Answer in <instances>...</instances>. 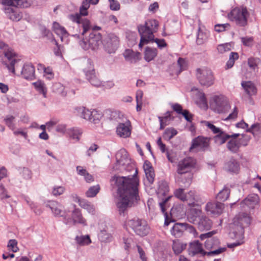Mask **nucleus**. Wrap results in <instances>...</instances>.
I'll use <instances>...</instances> for the list:
<instances>
[{
    "label": "nucleus",
    "instance_id": "55",
    "mask_svg": "<svg viewBox=\"0 0 261 261\" xmlns=\"http://www.w3.org/2000/svg\"><path fill=\"white\" fill-rule=\"evenodd\" d=\"M172 197L171 195H167V197H165L162 199V201L159 202V205L162 212L165 213L166 210V206H168V201Z\"/></svg>",
    "mask_w": 261,
    "mask_h": 261
},
{
    "label": "nucleus",
    "instance_id": "25",
    "mask_svg": "<svg viewBox=\"0 0 261 261\" xmlns=\"http://www.w3.org/2000/svg\"><path fill=\"white\" fill-rule=\"evenodd\" d=\"M123 55L125 59L132 63H136L141 59V54L132 49H126Z\"/></svg>",
    "mask_w": 261,
    "mask_h": 261
},
{
    "label": "nucleus",
    "instance_id": "13",
    "mask_svg": "<svg viewBox=\"0 0 261 261\" xmlns=\"http://www.w3.org/2000/svg\"><path fill=\"white\" fill-rule=\"evenodd\" d=\"M196 161L193 158L187 157L178 162L176 172L179 175L189 173L191 169L194 167Z\"/></svg>",
    "mask_w": 261,
    "mask_h": 261
},
{
    "label": "nucleus",
    "instance_id": "39",
    "mask_svg": "<svg viewBox=\"0 0 261 261\" xmlns=\"http://www.w3.org/2000/svg\"><path fill=\"white\" fill-rule=\"evenodd\" d=\"M192 174L191 173H185L180 175L179 181L184 185L185 187H188L192 182Z\"/></svg>",
    "mask_w": 261,
    "mask_h": 261
},
{
    "label": "nucleus",
    "instance_id": "51",
    "mask_svg": "<svg viewBox=\"0 0 261 261\" xmlns=\"http://www.w3.org/2000/svg\"><path fill=\"white\" fill-rule=\"evenodd\" d=\"M99 239L103 242H110L112 239V235L106 230H101L98 235Z\"/></svg>",
    "mask_w": 261,
    "mask_h": 261
},
{
    "label": "nucleus",
    "instance_id": "6",
    "mask_svg": "<svg viewBox=\"0 0 261 261\" xmlns=\"http://www.w3.org/2000/svg\"><path fill=\"white\" fill-rule=\"evenodd\" d=\"M196 76L201 86L209 87L214 83L215 77L213 72L205 67L197 68Z\"/></svg>",
    "mask_w": 261,
    "mask_h": 261
},
{
    "label": "nucleus",
    "instance_id": "52",
    "mask_svg": "<svg viewBox=\"0 0 261 261\" xmlns=\"http://www.w3.org/2000/svg\"><path fill=\"white\" fill-rule=\"evenodd\" d=\"M185 201L187 202L189 205L194 206L195 201V193L194 191H190L186 194Z\"/></svg>",
    "mask_w": 261,
    "mask_h": 261
},
{
    "label": "nucleus",
    "instance_id": "15",
    "mask_svg": "<svg viewBox=\"0 0 261 261\" xmlns=\"http://www.w3.org/2000/svg\"><path fill=\"white\" fill-rule=\"evenodd\" d=\"M251 222V218L246 213H240L233 219V224L239 228V231L242 233L244 228L248 226Z\"/></svg>",
    "mask_w": 261,
    "mask_h": 261
},
{
    "label": "nucleus",
    "instance_id": "32",
    "mask_svg": "<svg viewBox=\"0 0 261 261\" xmlns=\"http://www.w3.org/2000/svg\"><path fill=\"white\" fill-rule=\"evenodd\" d=\"M225 168L229 172L237 173L239 170L240 165L236 160L231 159L226 163Z\"/></svg>",
    "mask_w": 261,
    "mask_h": 261
},
{
    "label": "nucleus",
    "instance_id": "61",
    "mask_svg": "<svg viewBox=\"0 0 261 261\" xmlns=\"http://www.w3.org/2000/svg\"><path fill=\"white\" fill-rule=\"evenodd\" d=\"M110 2V8L113 11H118L120 8L119 3L116 0H109Z\"/></svg>",
    "mask_w": 261,
    "mask_h": 261
},
{
    "label": "nucleus",
    "instance_id": "16",
    "mask_svg": "<svg viewBox=\"0 0 261 261\" xmlns=\"http://www.w3.org/2000/svg\"><path fill=\"white\" fill-rule=\"evenodd\" d=\"M64 222L66 224H70L73 223L74 224H80L83 226L87 225L86 219L83 217L81 210L75 208L72 212L71 218H64Z\"/></svg>",
    "mask_w": 261,
    "mask_h": 261
},
{
    "label": "nucleus",
    "instance_id": "5",
    "mask_svg": "<svg viewBox=\"0 0 261 261\" xmlns=\"http://www.w3.org/2000/svg\"><path fill=\"white\" fill-rule=\"evenodd\" d=\"M249 13L245 7H236L233 9L230 14V19L240 27H245L247 24Z\"/></svg>",
    "mask_w": 261,
    "mask_h": 261
},
{
    "label": "nucleus",
    "instance_id": "21",
    "mask_svg": "<svg viewBox=\"0 0 261 261\" xmlns=\"http://www.w3.org/2000/svg\"><path fill=\"white\" fill-rule=\"evenodd\" d=\"M46 206L49 208L55 216H64L63 206L56 201H50L46 204Z\"/></svg>",
    "mask_w": 261,
    "mask_h": 261
},
{
    "label": "nucleus",
    "instance_id": "11",
    "mask_svg": "<svg viewBox=\"0 0 261 261\" xmlns=\"http://www.w3.org/2000/svg\"><path fill=\"white\" fill-rule=\"evenodd\" d=\"M87 64L89 65L88 68L84 69V71L87 80L90 84L95 87H100L102 85V82L98 78L93 68L92 62L90 59L87 60Z\"/></svg>",
    "mask_w": 261,
    "mask_h": 261
},
{
    "label": "nucleus",
    "instance_id": "53",
    "mask_svg": "<svg viewBox=\"0 0 261 261\" xmlns=\"http://www.w3.org/2000/svg\"><path fill=\"white\" fill-rule=\"evenodd\" d=\"M186 247V244H184L180 242H174L173 243L172 248L174 253L178 254L182 252Z\"/></svg>",
    "mask_w": 261,
    "mask_h": 261
},
{
    "label": "nucleus",
    "instance_id": "35",
    "mask_svg": "<svg viewBox=\"0 0 261 261\" xmlns=\"http://www.w3.org/2000/svg\"><path fill=\"white\" fill-rule=\"evenodd\" d=\"M230 190L228 187L225 186L217 195V199L222 201H226L229 197Z\"/></svg>",
    "mask_w": 261,
    "mask_h": 261
},
{
    "label": "nucleus",
    "instance_id": "58",
    "mask_svg": "<svg viewBox=\"0 0 261 261\" xmlns=\"http://www.w3.org/2000/svg\"><path fill=\"white\" fill-rule=\"evenodd\" d=\"M65 189L63 186H56L53 189L52 194L55 196H60L65 192Z\"/></svg>",
    "mask_w": 261,
    "mask_h": 261
},
{
    "label": "nucleus",
    "instance_id": "56",
    "mask_svg": "<svg viewBox=\"0 0 261 261\" xmlns=\"http://www.w3.org/2000/svg\"><path fill=\"white\" fill-rule=\"evenodd\" d=\"M175 196L179 199L181 201H185L186 199V193H184V189L182 188H179L174 191V192Z\"/></svg>",
    "mask_w": 261,
    "mask_h": 261
},
{
    "label": "nucleus",
    "instance_id": "2",
    "mask_svg": "<svg viewBox=\"0 0 261 261\" xmlns=\"http://www.w3.org/2000/svg\"><path fill=\"white\" fill-rule=\"evenodd\" d=\"M159 22L155 19H148L144 25L138 26V32L141 36L139 46L141 48L143 46L153 40V33L158 29Z\"/></svg>",
    "mask_w": 261,
    "mask_h": 261
},
{
    "label": "nucleus",
    "instance_id": "27",
    "mask_svg": "<svg viewBox=\"0 0 261 261\" xmlns=\"http://www.w3.org/2000/svg\"><path fill=\"white\" fill-rule=\"evenodd\" d=\"M143 168L148 184L149 185L153 184L155 176L153 168L149 163L147 162H145Z\"/></svg>",
    "mask_w": 261,
    "mask_h": 261
},
{
    "label": "nucleus",
    "instance_id": "3",
    "mask_svg": "<svg viewBox=\"0 0 261 261\" xmlns=\"http://www.w3.org/2000/svg\"><path fill=\"white\" fill-rule=\"evenodd\" d=\"M90 4L87 0H84L80 8V13L69 15V18L73 22L79 24L80 27L83 28L82 34L84 35L90 28V23L89 20L86 18H82L81 16H86L88 15V9L90 7Z\"/></svg>",
    "mask_w": 261,
    "mask_h": 261
},
{
    "label": "nucleus",
    "instance_id": "31",
    "mask_svg": "<svg viewBox=\"0 0 261 261\" xmlns=\"http://www.w3.org/2000/svg\"><path fill=\"white\" fill-rule=\"evenodd\" d=\"M158 50L156 48L146 47L144 51V60L149 62L153 60L157 56Z\"/></svg>",
    "mask_w": 261,
    "mask_h": 261
},
{
    "label": "nucleus",
    "instance_id": "36",
    "mask_svg": "<svg viewBox=\"0 0 261 261\" xmlns=\"http://www.w3.org/2000/svg\"><path fill=\"white\" fill-rule=\"evenodd\" d=\"M116 159L119 165H124L127 161V152L124 149L120 150L116 153Z\"/></svg>",
    "mask_w": 261,
    "mask_h": 261
},
{
    "label": "nucleus",
    "instance_id": "24",
    "mask_svg": "<svg viewBox=\"0 0 261 261\" xmlns=\"http://www.w3.org/2000/svg\"><path fill=\"white\" fill-rule=\"evenodd\" d=\"M201 210L196 208H192L188 214L187 219L189 222L197 224L199 218L202 216Z\"/></svg>",
    "mask_w": 261,
    "mask_h": 261
},
{
    "label": "nucleus",
    "instance_id": "63",
    "mask_svg": "<svg viewBox=\"0 0 261 261\" xmlns=\"http://www.w3.org/2000/svg\"><path fill=\"white\" fill-rule=\"evenodd\" d=\"M260 126L259 123H255L252 124L251 127L247 129V131L250 133H252L253 134L255 133L258 132L260 131Z\"/></svg>",
    "mask_w": 261,
    "mask_h": 261
},
{
    "label": "nucleus",
    "instance_id": "44",
    "mask_svg": "<svg viewBox=\"0 0 261 261\" xmlns=\"http://www.w3.org/2000/svg\"><path fill=\"white\" fill-rule=\"evenodd\" d=\"M102 116V113L100 111L94 109L91 111L90 121L93 122L94 124L98 123Z\"/></svg>",
    "mask_w": 261,
    "mask_h": 261
},
{
    "label": "nucleus",
    "instance_id": "46",
    "mask_svg": "<svg viewBox=\"0 0 261 261\" xmlns=\"http://www.w3.org/2000/svg\"><path fill=\"white\" fill-rule=\"evenodd\" d=\"M15 118L14 116L10 115H7L4 119V121L6 125L11 130H14L15 125L14 121Z\"/></svg>",
    "mask_w": 261,
    "mask_h": 261
},
{
    "label": "nucleus",
    "instance_id": "33",
    "mask_svg": "<svg viewBox=\"0 0 261 261\" xmlns=\"http://www.w3.org/2000/svg\"><path fill=\"white\" fill-rule=\"evenodd\" d=\"M231 139L227 144V147L229 150L233 153H237L239 151L240 145L237 138H230Z\"/></svg>",
    "mask_w": 261,
    "mask_h": 261
},
{
    "label": "nucleus",
    "instance_id": "19",
    "mask_svg": "<svg viewBox=\"0 0 261 261\" xmlns=\"http://www.w3.org/2000/svg\"><path fill=\"white\" fill-rule=\"evenodd\" d=\"M10 7H4L3 9L6 16L13 21H20L23 17L22 12Z\"/></svg>",
    "mask_w": 261,
    "mask_h": 261
},
{
    "label": "nucleus",
    "instance_id": "10",
    "mask_svg": "<svg viewBox=\"0 0 261 261\" xmlns=\"http://www.w3.org/2000/svg\"><path fill=\"white\" fill-rule=\"evenodd\" d=\"M0 48L4 49V55L5 57L8 60V63H5V65L8 69L13 72L15 73V64L18 62L14 57L15 56V53L13 52L12 49L8 48V45L3 42H0Z\"/></svg>",
    "mask_w": 261,
    "mask_h": 261
},
{
    "label": "nucleus",
    "instance_id": "14",
    "mask_svg": "<svg viewBox=\"0 0 261 261\" xmlns=\"http://www.w3.org/2000/svg\"><path fill=\"white\" fill-rule=\"evenodd\" d=\"M210 145V139L202 136H198L192 140V145L190 148L191 151L196 149L198 151H204L208 149Z\"/></svg>",
    "mask_w": 261,
    "mask_h": 261
},
{
    "label": "nucleus",
    "instance_id": "59",
    "mask_svg": "<svg viewBox=\"0 0 261 261\" xmlns=\"http://www.w3.org/2000/svg\"><path fill=\"white\" fill-rule=\"evenodd\" d=\"M0 199L3 200L6 198H9L10 196L8 194L7 190L3 184H0Z\"/></svg>",
    "mask_w": 261,
    "mask_h": 261
},
{
    "label": "nucleus",
    "instance_id": "26",
    "mask_svg": "<svg viewBox=\"0 0 261 261\" xmlns=\"http://www.w3.org/2000/svg\"><path fill=\"white\" fill-rule=\"evenodd\" d=\"M186 228V223H176L172 227L171 233L175 237L179 238L182 236Z\"/></svg>",
    "mask_w": 261,
    "mask_h": 261
},
{
    "label": "nucleus",
    "instance_id": "41",
    "mask_svg": "<svg viewBox=\"0 0 261 261\" xmlns=\"http://www.w3.org/2000/svg\"><path fill=\"white\" fill-rule=\"evenodd\" d=\"M75 240L80 246H85L90 244L91 243L89 236H76Z\"/></svg>",
    "mask_w": 261,
    "mask_h": 261
},
{
    "label": "nucleus",
    "instance_id": "9",
    "mask_svg": "<svg viewBox=\"0 0 261 261\" xmlns=\"http://www.w3.org/2000/svg\"><path fill=\"white\" fill-rule=\"evenodd\" d=\"M105 50L109 54L114 53L120 43L119 37L114 33H109L102 42Z\"/></svg>",
    "mask_w": 261,
    "mask_h": 261
},
{
    "label": "nucleus",
    "instance_id": "49",
    "mask_svg": "<svg viewBox=\"0 0 261 261\" xmlns=\"http://www.w3.org/2000/svg\"><path fill=\"white\" fill-rule=\"evenodd\" d=\"M169 191V188L167 185V184L165 182H162L159 185V188L158 189V195L160 197V196H166L167 195Z\"/></svg>",
    "mask_w": 261,
    "mask_h": 261
},
{
    "label": "nucleus",
    "instance_id": "43",
    "mask_svg": "<svg viewBox=\"0 0 261 261\" xmlns=\"http://www.w3.org/2000/svg\"><path fill=\"white\" fill-rule=\"evenodd\" d=\"M233 46V43L232 42L221 44L218 45L217 50L220 54H224L231 50Z\"/></svg>",
    "mask_w": 261,
    "mask_h": 261
},
{
    "label": "nucleus",
    "instance_id": "1",
    "mask_svg": "<svg viewBox=\"0 0 261 261\" xmlns=\"http://www.w3.org/2000/svg\"><path fill=\"white\" fill-rule=\"evenodd\" d=\"M137 171L129 177L125 176H114L115 181L118 189V201L117 207L119 214H124L127 208L137 205L140 201L138 186L139 180L136 177Z\"/></svg>",
    "mask_w": 261,
    "mask_h": 261
},
{
    "label": "nucleus",
    "instance_id": "48",
    "mask_svg": "<svg viewBox=\"0 0 261 261\" xmlns=\"http://www.w3.org/2000/svg\"><path fill=\"white\" fill-rule=\"evenodd\" d=\"M177 134V131L173 127L167 128L164 133V137L168 140H171Z\"/></svg>",
    "mask_w": 261,
    "mask_h": 261
},
{
    "label": "nucleus",
    "instance_id": "28",
    "mask_svg": "<svg viewBox=\"0 0 261 261\" xmlns=\"http://www.w3.org/2000/svg\"><path fill=\"white\" fill-rule=\"evenodd\" d=\"M240 136V134H233L232 135H228L224 132H221L220 133L217 134L215 137V142L219 144H224L226 141L230 138H238Z\"/></svg>",
    "mask_w": 261,
    "mask_h": 261
},
{
    "label": "nucleus",
    "instance_id": "17",
    "mask_svg": "<svg viewBox=\"0 0 261 261\" xmlns=\"http://www.w3.org/2000/svg\"><path fill=\"white\" fill-rule=\"evenodd\" d=\"M131 130V123L126 119L123 122L119 123L116 127V134L121 138H126L130 136Z\"/></svg>",
    "mask_w": 261,
    "mask_h": 261
},
{
    "label": "nucleus",
    "instance_id": "57",
    "mask_svg": "<svg viewBox=\"0 0 261 261\" xmlns=\"http://www.w3.org/2000/svg\"><path fill=\"white\" fill-rule=\"evenodd\" d=\"M167 114H168V116H164V117L159 116L158 117V119L159 120L160 123V129L161 130L163 129L167 124V123H164V120H168L171 116L170 112H169V111L167 112Z\"/></svg>",
    "mask_w": 261,
    "mask_h": 261
},
{
    "label": "nucleus",
    "instance_id": "29",
    "mask_svg": "<svg viewBox=\"0 0 261 261\" xmlns=\"http://www.w3.org/2000/svg\"><path fill=\"white\" fill-rule=\"evenodd\" d=\"M241 85L245 92L249 96L255 95L257 90L254 84L251 81H243Z\"/></svg>",
    "mask_w": 261,
    "mask_h": 261
},
{
    "label": "nucleus",
    "instance_id": "64",
    "mask_svg": "<svg viewBox=\"0 0 261 261\" xmlns=\"http://www.w3.org/2000/svg\"><path fill=\"white\" fill-rule=\"evenodd\" d=\"M17 244V242L16 240H10L8 244V247L11 248L13 252H15L17 251L18 249Z\"/></svg>",
    "mask_w": 261,
    "mask_h": 261
},
{
    "label": "nucleus",
    "instance_id": "50",
    "mask_svg": "<svg viewBox=\"0 0 261 261\" xmlns=\"http://www.w3.org/2000/svg\"><path fill=\"white\" fill-rule=\"evenodd\" d=\"M260 63V60L258 58H250L248 60L249 67L254 70L258 68V66Z\"/></svg>",
    "mask_w": 261,
    "mask_h": 261
},
{
    "label": "nucleus",
    "instance_id": "20",
    "mask_svg": "<svg viewBox=\"0 0 261 261\" xmlns=\"http://www.w3.org/2000/svg\"><path fill=\"white\" fill-rule=\"evenodd\" d=\"M259 201V197L257 194H251L244 199L240 203V207L245 210L246 208H253L254 205L257 204Z\"/></svg>",
    "mask_w": 261,
    "mask_h": 261
},
{
    "label": "nucleus",
    "instance_id": "54",
    "mask_svg": "<svg viewBox=\"0 0 261 261\" xmlns=\"http://www.w3.org/2000/svg\"><path fill=\"white\" fill-rule=\"evenodd\" d=\"M80 205L83 208L86 210L89 213L94 214L95 212V208L93 205L91 204L89 202L86 201H81L80 202Z\"/></svg>",
    "mask_w": 261,
    "mask_h": 261
},
{
    "label": "nucleus",
    "instance_id": "42",
    "mask_svg": "<svg viewBox=\"0 0 261 261\" xmlns=\"http://www.w3.org/2000/svg\"><path fill=\"white\" fill-rule=\"evenodd\" d=\"M68 133L70 138L79 141L83 132L81 129L75 127L69 129Z\"/></svg>",
    "mask_w": 261,
    "mask_h": 261
},
{
    "label": "nucleus",
    "instance_id": "37",
    "mask_svg": "<svg viewBox=\"0 0 261 261\" xmlns=\"http://www.w3.org/2000/svg\"><path fill=\"white\" fill-rule=\"evenodd\" d=\"M77 115L80 117L88 120L90 121V118L91 114V111L86 109L85 107H79L76 109Z\"/></svg>",
    "mask_w": 261,
    "mask_h": 261
},
{
    "label": "nucleus",
    "instance_id": "47",
    "mask_svg": "<svg viewBox=\"0 0 261 261\" xmlns=\"http://www.w3.org/2000/svg\"><path fill=\"white\" fill-rule=\"evenodd\" d=\"M100 186L99 185H96L90 187L88 191L86 192V195L87 197H94L99 192Z\"/></svg>",
    "mask_w": 261,
    "mask_h": 261
},
{
    "label": "nucleus",
    "instance_id": "34",
    "mask_svg": "<svg viewBox=\"0 0 261 261\" xmlns=\"http://www.w3.org/2000/svg\"><path fill=\"white\" fill-rule=\"evenodd\" d=\"M12 7L28 8L32 5V2L31 0H12Z\"/></svg>",
    "mask_w": 261,
    "mask_h": 261
},
{
    "label": "nucleus",
    "instance_id": "60",
    "mask_svg": "<svg viewBox=\"0 0 261 261\" xmlns=\"http://www.w3.org/2000/svg\"><path fill=\"white\" fill-rule=\"evenodd\" d=\"M230 24L228 23L224 24H217L215 25V30L217 32H221L225 31L229 28Z\"/></svg>",
    "mask_w": 261,
    "mask_h": 261
},
{
    "label": "nucleus",
    "instance_id": "40",
    "mask_svg": "<svg viewBox=\"0 0 261 261\" xmlns=\"http://www.w3.org/2000/svg\"><path fill=\"white\" fill-rule=\"evenodd\" d=\"M53 28L55 33L58 35L61 36V39H62V36H66L68 34V33L65 28L61 26L59 23L56 22H54Z\"/></svg>",
    "mask_w": 261,
    "mask_h": 261
},
{
    "label": "nucleus",
    "instance_id": "30",
    "mask_svg": "<svg viewBox=\"0 0 261 261\" xmlns=\"http://www.w3.org/2000/svg\"><path fill=\"white\" fill-rule=\"evenodd\" d=\"M219 244L220 241L218 239L216 238H212L207 239L205 242V247L207 250L213 251L219 248Z\"/></svg>",
    "mask_w": 261,
    "mask_h": 261
},
{
    "label": "nucleus",
    "instance_id": "38",
    "mask_svg": "<svg viewBox=\"0 0 261 261\" xmlns=\"http://www.w3.org/2000/svg\"><path fill=\"white\" fill-rule=\"evenodd\" d=\"M35 89L40 93H42L44 97H46L47 93V88L44 83L41 81H37L33 83Z\"/></svg>",
    "mask_w": 261,
    "mask_h": 261
},
{
    "label": "nucleus",
    "instance_id": "4",
    "mask_svg": "<svg viewBox=\"0 0 261 261\" xmlns=\"http://www.w3.org/2000/svg\"><path fill=\"white\" fill-rule=\"evenodd\" d=\"M226 250V248H219L215 250L206 252L204 250L202 244L199 241H194L189 244L188 253L192 256L196 255H199L201 256L205 255L210 256L219 254Z\"/></svg>",
    "mask_w": 261,
    "mask_h": 261
},
{
    "label": "nucleus",
    "instance_id": "12",
    "mask_svg": "<svg viewBox=\"0 0 261 261\" xmlns=\"http://www.w3.org/2000/svg\"><path fill=\"white\" fill-rule=\"evenodd\" d=\"M211 106L218 113H225L230 108L227 100L222 96H216L213 98Z\"/></svg>",
    "mask_w": 261,
    "mask_h": 261
},
{
    "label": "nucleus",
    "instance_id": "18",
    "mask_svg": "<svg viewBox=\"0 0 261 261\" xmlns=\"http://www.w3.org/2000/svg\"><path fill=\"white\" fill-rule=\"evenodd\" d=\"M223 209L224 204L218 201L208 202L205 206V210L207 212L214 216H219L221 214Z\"/></svg>",
    "mask_w": 261,
    "mask_h": 261
},
{
    "label": "nucleus",
    "instance_id": "62",
    "mask_svg": "<svg viewBox=\"0 0 261 261\" xmlns=\"http://www.w3.org/2000/svg\"><path fill=\"white\" fill-rule=\"evenodd\" d=\"M43 72L44 73V76L48 80H51L54 77L53 70L49 67H46Z\"/></svg>",
    "mask_w": 261,
    "mask_h": 261
},
{
    "label": "nucleus",
    "instance_id": "8",
    "mask_svg": "<svg viewBox=\"0 0 261 261\" xmlns=\"http://www.w3.org/2000/svg\"><path fill=\"white\" fill-rule=\"evenodd\" d=\"M102 42L101 34L99 33L93 32L90 34L88 39H84L81 42L80 44L85 50L89 48L95 50Z\"/></svg>",
    "mask_w": 261,
    "mask_h": 261
},
{
    "label": "nucleus",
    "instance_id": "7",
    "mask_svg": "<svg viewBox=\"0 0 261 261\" xmlns=\"http://www.w3.org/2000/svg\"><path fill=\"white\" fill-rule=\"evenodd\" d=\"M126 225L130 227L139 236H145L148 233L149 227L144 220L138 218L128 220L126 222Z\"/></svg>",
    "mask_w": 261,
    "mask_h": 261
},
{
    "label": "nucleus",
    "instance_id": "22",
    "mask_svg": "<svg viewBox=\"0 0 261 261\" xmlns=\"http://www.w3.org/2000/svg\"><path fill=\"white\" fill-rule=\"evenodd\" d=\"M21 74L27 80H32L35 78V67L31 64H25L23 65Z\"/></svg>",
    "mask_w": 261,
    "mask_h": 261
},
{
    "label": "nucleus",
    "instance_id": "45",
    "mask_svg": "<svg viewBox=\"0 0 261 261\" xmlns=\"http://www.w3.org/2000/svg\"><path fill=\"white\" fill-rule=\"evenodd\" d=\"M239 59V54L236 52H231L229 56V60L226 63V69H229L233 67L234 62Z\"/></svg>",
    "mask_w": 261,
    "mask_h": 261
},
{
    "label": "nucleus",
    "instance_id": "23",
    "mask_svg": "<svg viewBox=\"0 0 261 261\" xmlns=\"http://www.w3.org/2000/svg\"><path fill=\"white\" fill-rule=\"evenodd\" d=\"M197 224L199 230L200 231H206L212 228L213 222L207 217L202 215L199 218V220Z\"/></svg>",
    "mask_w": 261,
    "mask_h": 261
}]
</instances>
